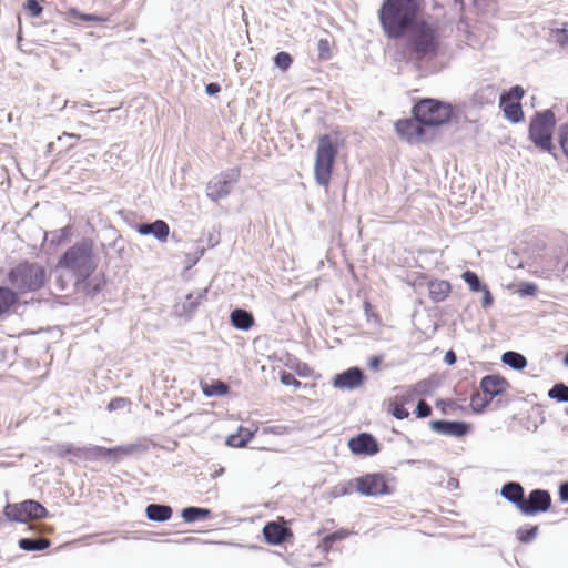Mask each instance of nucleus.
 Instances as JSON below:
<instances>
[{
	"mask_svg": "<svg viewBox=\"0 0 568 568\" xmlns=\"http://www.w3.org/2000/svg\"><path fill=\"white\" fill-rule=\"evenodd\" d=\"M424 0H385L378 11L384 34L399 39L414 28L423 10Z\"/></svg>",
	"mask_w": 568,
	"mask_h": 568,
	"instance_id": "1",
	"label": "nucleus"
},
{
	"mask_svg": "<svg viewBox=\"0 0 568 568\" xmlns=\"http://www.w3.org/2000/svg\"><path fill=\"white\" fill-rule=\"evenodd\" d=\"M406 47L409 60L422 62L435 59L440 49L437 29L427 21L417 22L412 28Z\"/></svg>",
	"mask_w": 568,
	"mask_h": 568,
	"instance_id": "2",
	"label": "nucleus"
},
{
	"mask_svg": "<svg viewBox=\"0 0 568 568\" xmlns=\"http://www.w3.org/2000/svg\"><path fill=\"white\" fill-rule=\"evenodd\" d=\"M48 278V271L42 264L29 261L18 263L7 274L10 288L17 293L18 297L41 290Z\"/></svg>",
	"mask_w": 568,
	"mask_h": 568,
	"instance_id": "3",
	"label": "nucleus"
},
{
	"mask_svg": "<svg viewBox=\"0 0 568 568\" xmlns=\"http://www.w3.org/2000/svg\"><path fill=\"white\" fill-rule=\"evenodd\" d=\"M57 266L71 271L78 282H84L97 267L93 262L92 242L84 240L69 247L59 258Z\"/></svg>",
	"mask_w": 568,
	"mask_h": 568,
	"instance_id": "4",
	"label": "nucleus"
},
{
	"mask_svg": "<svg viewBox=\"0 0 568 568\" xmlns=\"http://www.w3.org/2000/svg\"><path fill=\"white\" fill-rule=\"evenodd\" d=\"M338 145L329 134L318 138L314 161V179L317 184L328 189L332 180Z\"/></svg>",
	"mask_w": 568,
	"mask_h": 568,
	"instance_id": "5",
	"label": "nucleus"
},
{
	"mask_svg": "<svg viewBox=\"0 0 568 568\" xmlns=\"http://www.w3.org/2000/svg\"><path fill=\"white\" fill-rule=\"evenodd\" d=\"M413 115L425 126H440L450 121L453 106L436 99H422L413 106Z\"/></svg>",
	"mask_w": 568,
	"mask_h": 568,
	"instance_id": "6",
	"label": "nucleus"
},
{
	"mask_svg": "<svg viewBox=\"0 0 568 568\" xmlns=\"http://www.w3.org/2000/svg\"><path fill=\"white\" fill-rule=\"evenodd\" d=\"M556 126V115L551 110L537 112L529 124V139L540 150L550 152L554 149L552 132Z\"/></svg>",
	"mask_w": 568,
	"mask_h": 568,
	"instance_id": "7",
	"label": "nucleus"
},
{
	"mask_svg": "<svg viewBox=\"0 0 568 568\" xmlns=\"http://www.w3.org/2000/svg\"><path fill=\"white\" fill-rule=\"evenodd\" d=\"M3 514L10 521L28 523L45 518L48 510L39 501L28 499L21 503L8 504L3 509Z\"/></svg>",
	"mask_w": 568,
	"mask_h": 568,
	"instance_id": "8",
	"label": "nucleus"
},
{
	"mask_svg": "<svg viewBox=\"0 0 568 568\" xmlns=\"http://www.w3.org/2000/svg\"><path fill=\"white\" fill-rule=\"evenodd\" d=\"M525 93L526 91L521 85H514L500 94L499 108L510 123L516 124L525 120V112L521 105Z\"/></svg>",
	"mask_w": 568,
	"mask_h": 568,
	"instance_id": "9",
	"label": "nucleus"
},
{
	"mask_svg": "<svg viewBox=\"0 0 568 568\" xmlns=\"http://www.w3.org/2000/svg\"><path fill=\"white\" fill-rule=\"evenodd\" d=\"M353 485L356 491L363 496L377 497L392 493L388 479L386 475L382 473L359 476L353 480Z\"/></svg>",
	"mask_w": 568,
	"mask_h": 568,
	"instance_id": "10",
	"label": "nucleus"
},
{
	"mask_svg": "<svg viewBox=\"0 0 568 568\" xmlns=\"http://www.w3.org/2000/svg\"><path fill=\"white\" fill-rule=\"evenodd\" d=\"M241 175L240 168H233L221 176L210 181L206 186V195L213 200L219 201L231 192V185L235 183Z\"/></svg>",
	"mask_w": 568,
	"mask_h": 568,
	"instance_id": "11",
	"label": "nucleus"
},
{
	"mask_svg": "<svg viewBox=\"0 0 568 568\" xmlns=\"http://www.w3.org/2000/svg\"><path fill=\"white\" fill-rule=\"evenodd\" d=\"M551 507V496L547 490L534 489L525 498L520 513L526 516H532L539 513H546Z\"/></svg>",
	"mask_w": 568,
	"mask_h": 568,
	"instance_id": "12",
	"label": "nucleus"
},
{
	"mask_svg": "<svg viewBox=\"0 0 568 568\" xmlns=\"http://www.w3.org/2000/svg\"><path fill=\"white\" fill-rule=\"evenodd\" d=\"M263 536L270 545H281L293 537L291 528L286 526L285 520L280 517L277 520L268 521L263 528Z\"/></svg>",
	"mask_w": 568,
	"mask_h": 568,
	"instance_id": "13",
	"label": "nucleus"
},
{
	"mask_svg": "<svg viewBox=\"0 0 568 568\" xmlns=\"http://www.w3.org/2000/svg\"><path fill=\"white\" fill-rule=\"evenodd\" d=\"M425 126L419 123L414 116L413 119H403L395 122L396 133L409 143H416L422 140L425 134Z\"/></svg>",
	"mask_w": 568,
	"mask_h": 568,
	"instance_id": "14",
	"label": "nucleus"
},
{
	"mask_svg": "<svg viewBox=\"0 0 568 568\" xmlns=\"http://www.w3.org/2000/svg\"><path fill=\"white\" fill-rule=\"evenodd\" d=\"M351 452L355 455L373 456L379 452L377 440L368 433L352 437L348 442Z\"/></svg>",
	"mask_w": 568,
	"mask_h": 568,
	"instance_id": "15",
	"label": "nucleus"
},
{
	"mask_svg": "<svg viewBox=\"0 0 568 568\" xmlns=\"http://www.w3.org/2000/svg\"><path fill=\"white\" fill-rule=\"evenodd\" d=\"M363 382V372L357 367H352L341 374L335 375L333 378V386L338 389H354L359 387Z\"/></svg>",
	"mask_w": 568,
	"mask_h": 568,
	"instance_id": "16",
	"label": "nucleus"
},
{
	"mask_svg": "<svg viewBox=\"0 0 568 568\" xmlns=\"http://www.w3.org/2000/svg\"><path fill=\"white\" fill-rule=\"evenodd\" d=\"M507 382L505 378L497 375L485 376L480 382V388L485 395V402L481 406H486L497 395L505 392Z\"/></svg>",
	"mask_w": 568,
	"mask_h": 568,
	"instance_id": "17",
	"label": "nucleus"
},
{
	"mask_svg": "<svg viewBox=\"0 0 568 568\" xmlns=\"http://www.w3.org/2000/svg\"><path fill=\"white\" fill-rule=\"evenodd\" d=\"M430 426L435 432L453 437H464L470 429L465 422L434 420Z\"/></svg>",
	"mask_w": 568,
	"mask_h": 568,
	"instance_id": "18",
	"label": "nucleus"
},
{
	"mask_svg": "<svg viewBox=\"0 0 568 568\" xmlns=\"http://www.w3.org/2000/svg\"><path fill=\"white\" fill-rule=\"evenodd\" d=\"M136 231L141 235H150L152 234L155 239L161 242H166L170 234V226L163 220H156L151 224H139L136 225Z\"/></svg>",
	"mask_w": 568,
	"mask_h": 568,
	"instance_id": "19",
	"label": "nucleus"
},
{
	"mask_svg": "<svg viewBox=\"0 0 568 568\" xmlns=\"http://www.w3.org/2000/svg\"><path fill=\"white\" fill-rule=\"evenodd\" d=\"M500 494L505 499L514 504L520 511L526 497L524 488L519 483L510 481L505 484L501 487Z\"/></svg>",
	"mask_w": 568,
	"mask_h": 568,
	"instance_id": "20",
	"label": "nucleus"
},
{
	"mask_svg": "<svg viewBox=\"0 0 568 568\" xmlns=\"http://www.w3.org/2000/svg\"><path fill=\"white\" fill-rule=\"evenodd\" d=\"M257 432V427H255L253 430L246 427H239L237 432L235 434H231L226 438V444L231 447L235 448H242L247 445V443L254 437L255 433Z\"/></svg>",
	"mask_w": 568,
	"mask_h": 568,
	"instance_id": "21",
	"label": "nucleus"
},
{
	"mask_svg": "<svg viewBox=\"0 0 568 568\" xmlns=\"http://www.w3.org/2000/svg\"><path fill=\"white\" fill-rule=\"evenodd\" d=\"M450 291L452 286L448 281L435 280L428 284L429 297L434 302L444 301L449 295Z\"/></svg>",
	"mask_w": 568,
	"mask_h": 568,
	"instance_id": "22",
	"label": "nucleus"
},
{
	"mask_svg": "<svg viewBox=\"0 0 568 568\" xmlns=\"http://www.w3.org/2000/svg\"><path fill=\"white\" fill-rule=\"evenodd\" d=\"M200 386L202 393L207 397L225 396L230 392V386L220 379L212 381L211 383L202 381Z\"/></svg>",
	"mask_w": 568,
	"mask_h": 568,
	"instance_id": "23",
	"label": "nucleus"
},
{
	"mask_svg": "<svg viewBox=\"0 0 568 568\" xmlns=\"http://www.w3.org/2000/svg\"><path fill=\"white\" fill-rule=\"evenodd\" d=\"M145 513L150 520L166 521L172 517L173 510L168 505L150 504Z\"/></svg>",
	"mask_w": 568,
	"mask_h": 568,
	"instance_id": "24",
	"label": "nucleus"
},
{
	"mask_svg": "<svg viewBox=\"0 0 568 568\" xmlns=\"http://www.w3.org/2000/svg\"><path fill=\"white\" fill-rule=\"evenodd\" d=\"M231 323L239 329L247 331L254 325V317L247 311L236 308L231 313Z\"/></svg>",
	"mask_w": 568,
	"mask_h": 568,
	"instance_id": "25",
	"label": "nucleus"
},
{
	"mask_svg": "<svg viewBox=\"0 0 568 568\" xmlns=\"http://www.w3.org/2000/svg\"><path fill=\"white\" fill-rule=\"evenodd\" d=\"M18 301L17 293L13 290L0 286V317L8 314Z\"/></svg>",
	"mask_w": 568,
	"mask_h": 568,
	"instance_id": "26",
	"label": "nucleus"
},
{
	"mask_svg": "<svg viewBox=\"0 0 568 568\" xmlns=\"http://www.w3.org/2000/svg\"><path fill=\"white\" fill-rule=\"evenodd\" d=\"M53 454L60 458H67L69 456L81 458L83 457L84 447H77L73 444H58L53 448Z\"/></svg>",
	"mask_w": 568,
	"mask_h": 568,
	"instance_id": "27",
	"label": "nucleus"
},
{
	"mask_svg": "<svg viewBox=\"0 0 568 568\" xmlns=\"http://www.w3.org/2000/svg\"><path fill=\"white\" fill-rule=\"evenodd\" d=\"M212 517V511L207 508L187 507L182 510V518L186 523L196 520L209 519Z\"/></svg>",
	"mask_w": 568,
	"mask_h": 568,
	"instance_id": "28",
	"label": "nucleus"
},
{
	"mask_svg": "<svg viewBox=\"0 0 568 568\" xmlns=\"http://www.w3.org/2000/svg\"><path fill=\"white\" fill-rule=\"evenodd\" d=\"M501 361L514 369H523L527 366L526 357L517 352L509 351L504 353Z\"/></svg>",
	"mask_w": 568,
	"mask_h": 568,
	"instance_id": "29",
	"label": "nucleus"
},
{
	"mask_svg": "<svg viewBox=\"0 0 568 568\" xmlns=\"http://www.w3.org/2000/svg\"><path fill=\"white\" fill-rule=\"evenodd\" d=\"M50 546V540L47 538H23L19 540V547L26 551L43 550Z\"/></svg>",
	"mask_w": 568,
	"mask_h": 568,
	"instance_id": "30",
	"label": "nucleus"
},
{
	"mask_svg": "<svg viewBox=\"0 0 568 568\" xmlns=\"http://www.w3.org/2000/svg\"><path fill=\"white\" fill-rule=\"evenodd\" d=\"M426 387H427L426 382H418L417 384H415V385H413V386H409V387L404 392V394H402V395H397L396 397H398V399H399L400 402H403L404 404H405V403H409V402H412L416 396L426 394V392H427Z\"/></svg>",
	"mask_w": 568,
	"mask_h": 568,
	"instance_id": "31",
	"label": "nucleus"
},
{
	"mask_svg": "<svg viewBox=\"0 0 568 568\" xmlns=\"http://www.w3.org/2000/svg\"><path fill=\"white\" fill-rule=\"evenodd\" d=\"M110 453L111 452L108 450V448L103 447V446L84 447L83 458H85L88 460H98L100 458L109 457Z\"/></svg>",
	"mask_w": 568,
	"mask_h": 568,
	"instance_id": "32",
	"label": "nucleus"
},
{
	"mask_svg": "<svg viewBox=\"0 0 568 568\" xmlns=\"http://www.w3.org/2000/svg\"><path fill=\"white\" fill-rule=\"evenodd\" d=\"M108 450L113 452L109 454V459L114 462L120 460L123 457L132 455L136 450L135 445H126V446H116L112 448H108Z\"/></svg>",
	"mask_w": 568,
	"mask_h": 568,
	"instance_id": "33",
	"label": "nucleus"
},
{
	"mask_svg": "<svg viewBox=\"0 0 568 568\" xmlns=\"http://www.w3.org/2000/svg\"><path fill=\"white\" fill-rule=\"evenodd\" d=\"M345 537H346V532H344L342 530L332 532L322 539L321 544L318 545V548L323 552H328L332 549V546L334 542L339 541V540L344 539Z\"/></svg>",
	"mask_w": 568,
	"mask_h": 568,
	"instance_id": "34",
	"label": "nucleus"
},
{
	"mask_svg": "<svg viewBox=\"0 0 568 568\" xmlns=\"http://www.w3.org/2000/svg\"><path fill=\"white\" fill-rule=\"evenodd\" d=\"M388 412L397 419H405L409 416L408 410L404 407V403L395 397L388 404Z\"/></svg>",
	"mask_w": 568,
	"mask_h": 568,
	"instance_id": "35",
	"label": "nucleus"
},
{
	"mask_svg": "<svg viewBox=\"0 0 568 568\" xmlns=\"http://www.w3.org/2000/svg\"><path fill=\"white\" fill-rule=\"evenodd\" d=\"M205 294L206 291L197 293L196 295L189 294L186 296V302L183 305L184 311L187 313H193L205 298Z\"/></svg>",
	"mask_w": 568,
	"mask_h": 568,
	"instance_id": "36",
	"label": "nucleus"
},
{
	"mask_svg": "<svg viewBox=\"0 0 568 568\" xmlns=\"http://www.w3.org/2000/svg\"><path fill=\"white\" fill-rule=\"evenodd\" d=\"M317 50L320 60H329L332 58V41L328 38L320 39Z\"/></svg>",
	"mask_w": 568,
	"mask_h": 568,
	"instance_id": "37",
	"label": "nucleus"
},
{
	"mask_svg": "<svg viewBox=\"0 0 568 568\" xmlns=\"http://www.w3.org/2000/svg\"><path fill=\"white\" fill-rule=\"evenodd\" d=\"M548 396L558 402H568V386L565 384H556L549 392Z\"/></svg>",
	"mask_w": 568,
	"mask_h": 568,
	"instance_id": "38",
	"label": "nucleus"
},
{
	"mask_svg": "<svg viewBox=\"0 0 568 568\" xmlns=\"http://www.w3.org/2000/svg\"><path fill=\"white\" fill-rule=\"evenodd\" d=\"M462 277L468 284L470 291L478 292L483 288L480 285L479 277L477 276V274L475 272L466 271L463 273Z\"/></svg>",
	"mask_w": 568,
	"mask_h": 568,
	"instance_id": "39",
	"label": "nucleus"
},
{
	"mask_svg": "<svg viewBox=\"0 0 568 568\" xmlns=\"http://www.w3.org/2000/svg\"><path fill=\"white\" fill-rule=\"evenodd\" d=\"M538 532V526H532L530 528H520L517 530L516 535L519 541L521 542H530L535 539Z\"/></svg>",
	"mask_w": 568,
	"mask_h": 568,
	"instance_id": "40",
	"label": "nucleus"
},
{
	"mask_svg": "<svg viewBox=\"0 0 568 568\" xmlns=\"http://www.w3.org/2000/svg\"><path fill=\"white\" fill-rule=\"evenodd\" d=\"M274 63L282 71H286L292 65L293 59L290 53L282 51L275 55Z\"/></svg>",
	"mask_w": 568,
	"mask_h": 568,
	"instance_id": "41",
	"label": "nucleus"
},
{
	"mask_svg": "<svg viewBox=\"0 0 568 568\" xmlns=\"http://www.w3.org/2000/svg\"><path fill=\"white\" fill-rule=\"evenodd\" d=\"M551 37L560 47H568V29L566 26L564 28L552 29Z\"/></svg>",
	"mask_w": 568,
	"mask_h": 568,
	"instance_id": "42",
	"label": "nucleus"
},
{
	"mask_svg": "<svg viewBox=\"0 0 568 568\" xmlns=\"http://www.w3.org/2000/svg\"><path fill=\"white\" fill-rule=\"evenodd\" d=\"M558 142L565 156L568 159V122L559 128Z\"/></svg>",
	"mask_w": 568,
	"mask_h": 568,
	"instance_id": "43",
	"label": "nucleus"
},
{
	"mask_svg": "<svg viewBox=\"0 0 568 568\" xmlns=\"http://www.w3.org/2000/svg\"><path fill=\"white\" fill-rule=\"evenodd\" d=\"M24 10L30 17L37 18L41 16L43 8L37 0H26Z\"/></svg>",
	"mask_w": 568,
	"mask_h": 568,
	"instance_id": "44",
	"label": "nucleus"
},
{
	"mask_svg": "<svg viewBox=\"0 0 568 568\" xmlns=\"http://www.w3.org/2000/svg\"><path fill=\"white\" fill-rule=\"evenodd\" d=\"M281 383L286 386H293L295 388H300L302 383L295 378V376L286 371L281 372L280 374Z\"/></svg>",
	"mask_w": 568,
	"mask_h": 568,
	"instance_id": "45",
	"label": "nucleus"
},
{
	"mask_svg": "<svg viewBox=\"0 0 568 568\" xmlns=\"http://www.w3.org/2000/svg\"><path fill=\"white\" fill-rule=\"evenodd\" d=\"M295 373L301 377H310L313 375V368L307 363H297L294 366Z\"/></svg>",
	"mask_w": 568,
	"mask_h": 568,
	"instance_id": "46",
	"label": "nucleus"
},
{
	"mask_svg": "<svg viewBox=\"0 0 568 568\" xmlns=\"http://www.w3.org/2000/svg\"><path fill=\"white\" fill-rule=\"evenodd\" d=\"M415 413L418 418H426L430 416L432 408L425 400H419Z\"/></svg>",
	"mask_w": 568,
	"mask_h": 568,
	"instance_id": "47",
	"label": "nucleus"
},
{
	"mask_svg": "<svg viewBox=\"0 0 568 568\" xmlns=\"http://www.w3.org/2000/svg\"><path fill=\"white\" fill-rule=\"evenodd\" d=\"M436 407L442 410L443 414H447L449 409H456L457 403L452 399H438Z\"/></svg>",
	"mask_w": 568,
	"mask_h": 568,
	"instance_id": "48",
	"label": "nucleus"
},
{
	"mask_svg": "<svg viewBox=\"0 0 568 568\" xmlns=\"http://www.w3.org/2000/svg\"><path fill=\"white\" fill-rule=\"evenodd\" d=\"M126 403H128V399L122 398V397H115V398L111 399V402L109 403L108 409L115 410V409L122 408L125 406Z\"/></svg>",
	"mask_w": 568,
	"mask_h": 568,
	"instance_id": "49",
	"label": "nucleus"
},
{
	"mask_svg": "<svg viewBox=\"0 0 568 568\" xmlns=\"http://www.w3.org/2000/svg\"><path fill=\"white\" fill-rule=\"evenodd\" d=\"M484 402H485V398H481L480 394H478V393L473 395L470 398V405L474 408V410H476V412H479L485 407V406H481V404Z\"/></svg>",
	"mask_w": 568,
	"mask_h": 568,
	"instance_id": "50",
	"label": "nucleus"
},
{
	"mask_svg": "<svg viewBox=\"0 0 568 568\" xmlns=\"http://www.w3.org/2000/svg\"><path fill=\"white\" fill-rule=\"evenodd\" d=\"M79 18L88 22H105L106 19L95 14H80Z\"/></svg>",
	"mask_w": 568,
	"mask_h": 568,
	"instance_id": "51",
	"label": "nucleus"
},
{
	"mask_svg": "<svg viewBox=\"0 0 568 568\" xmlns=\"http://www.w3.org/2000/svg\"><path fill=\"white\" fill-rule=\"evenodd\" d=\"M484 291L483 306L487 307L493 303V296L487 287L481 288Z\"/></svg>",
	"mask_w": 568,
	"mask_h": 568,
	"instance_id": "52",
	"label": "nucleus"
},
{
	"mask_svg": "<svg viewBox=\"0 0 568 568\" xmlns=\"http://www.w3.org/2000/svg\"><path fill=\"white\" fill-rule=\"evenodd\" d=\"M220 90H221V87H220V84H217V83H209V84L206 85V92H207V94H210V95H213V94L219 93V92H220Z\"/></svg>",
	"mask_w": 568,
	"mask_h": 568,
	"instance_id": "53",
	"label": "nucleus"
},
{
	"mask_svg": "<svg viewBox=\"0 0 568 568\" xmlns=\"http://www.w3.org/2000/svg\"><path fill=\"white\" fill-rule=\"evenodd\" d=\"M559 495L561 500L568 501V483H565L560 486Z\"/></svg>",
	"mask_w": 568,
	"mask_h": 568,
	"instance_id": "54",
	"label": "nucleus"
},
{
	"mask_svg": "<svg viewBox=\"0 0 568 568\" xmlns=\"http://www.w3.org/2000/svg\"><path fill=\"white\" fill-rule=\"evenodd\" d=\"M382 358L379 356H374L369 359V367L374 371H377L379 368Z\"/></svg>",
	"mask_w": 568,
	"mask_h": 568,
	"instance_id": "55",
	"label": "nucleus"
},
{
	"mask_svg": "<svg viewBox=\"0 0 568 568\" xmlns=\"http://www.w3.org/2000/svg\"><path fill=\"white\" fill-rule=\"evenodd\" d=\"M537 292V286L532 283L526 285L525 293L534 295Z\"/></svg>",
	"mask_w": 568,
	"mask_h": 568,
	"instance_id": "56",
	"label": "nucleus"
},
{
	"mask_svg": "<svg viewBox=\"0 0 568 568\" xmlns=\"http://www.w3.org/2000/svg\"><path fill=\"white\" fill-rule=\"evenodd\" d=\"M445 359H446L449 364H453V363H455L456 356H455V354L450 351V352H448V353L446 354Z\"/></svg>",
	"mask_w": 568,
	"mask_h": 568,
	"instance_id": "57",
	"label": "nucleus"
},
{
	"mask_svg": "<svg viewBox=\"0 0 568 568\" xmlns=\"http://www.w3.org/2000/svg\"><path fill=\"white\" fill-rule=\"evenodd\" d=\"M98 290H99V288H98V287H95L93 291H88V293H95V292H98Z\"/></svg>",
	"mask_w": 568,
	"mask_h": 568,
	"instance_id": "58",
	"label": "nucleus"
},
{
	"mask_svg": "<svg viewBox=\"0 0 568 568\" xmlns=\"http://www.w3.org/2000/svg\"><path fill=\"white\" fill-rule=\"evenodd\" d=\"M565 363H566V365H568V353L566 354Z\"/></svg>",
	"mask_w": 568,
	"mask_h": 568,
	"instance_id": "59",
	"label": "nucleus"
},
{
	"mask_svg": "<svg viewBox=\"0 0 568 568\" xmlns=\"http://www.w3.org/2000/svg\"><path fill=\"white\" fill-rule=\"evenodd\" d=\"M69 136H73V138H77V139H80V135H74V134H68Z\"/></svg>",
	"mask_w": 568,
	"mask_h": 568,
	"instance_id": "60",
	"label": "nucleus"
}]
</instances>
